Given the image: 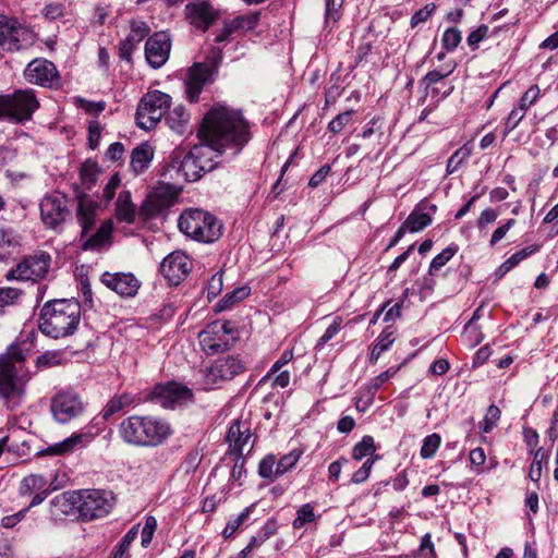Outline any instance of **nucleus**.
Returning a JSON list of instances; mask_svg holds the SVG:
<instances>
[{"label": "nucleus", "instance_id": "1", "mask_svg": "<svg viewBox=\"0 0 558 558\" xmlns=\"http://www.w3.org/2000/svg\"><path fill=\"white\" fill-rule=\"evenodd\" d=\"M199 144L192 147L193 157L204 167V174L217 168L222 153L231 148L239 154L251 140L250 124L242 111L216 102L204 114L197 129Z\"/></svg>", "mask_w": 558, "mask_h": 558}, {"label": "nucleus", "instance_id": "2", "mask_svg": "<svg viewBox=\"0 0 558 558\" xmlns=\"http://www.w3.org/2000/svg\"><path fill=\"white\" fill-rule=\"evenodd\" d=\"M32 345L28 340L16 341L0 354V400L9 411L19 409L24 402L25 387L31 379L24 363Z\"/></svg>", "mask_w": 558, "mask_h": 558}, {"label": "nucleus", "instance_id": "3", "mask_svg": "<svg viewBox=\"0 0 558 558\" xmlns=\"http://www.w3.org/2000/svg\"><path fill=\"white\" fill-rule=\"evenodd\" d=\"M119 436L135 447H158L173 434L170 423L155 415H131L119 425Z\"/></svg>", "mask_w": 558, "mask_h": 558}, {"label": "nucleus", "instance_id": "4", "mask_svg": "<svg viewBox=\"0 0 558 558\" xmlns=\"http://www.w3.org/2000/svg\"><path fill=\"white\" fill-rule=\"evenodd\" d=\"M81 320V306L71 300H51L44 304L38 319L39 330L53 338L73 335Z\"/></svg>", "mask_w": 558, "mask_h": 558}, {"label": "nucleus", "instance_id": "5", "mask_svg": "<svg viewBox=\"0 0 558 558\" xmlns=\"http://www.w3.org/2000/svg\"><path fill=\"white\" fill-rule=\"evenodd\" d=\"M178 227L182 233L191 239L213 243L222 235V223L208 211L193 208L181 214Z\"/></svg>", "mask_w": 558, "mask_h": 558}, {"label": "nucleus", "instance_id": "6", "mask_svg": "<svg viewBox=\"0 0 558 558\" xmlns=\"http://www.w3.org/2000/svg\"><path fill=\"white\" fill-rule=\"evenodd\" d=\"M39 108L36 93L32 88L15 89L0 95V121L23 124L29 121Z\"/></svg>", "mask_w": 558, "mask_h": 558}, {"label": "nucleus", "instance_id": "7", "mask_svg": "<svg viewBox=\"0 0 558 558\" xmlns=\"http://www.w3.org/2000/svg\"><path fill=\"white\" fill-rule=\"evenodd\" d=\"M171 106V97L160 90H153L142 97L136 109L135 121L140 129H154Z\"/></svg>", "mask_w": 558, "mask_h": 558}, {"label": "nucleus", "instance_id": "8", "mask_svg": "<svg viewBox=\"0 0 558 558\" xmlns=\"http://www.w3.org/2000/svg\"><path fill=\"white\" fill-rule=\"evenodd\" d=\"M80 502L77 511L83 521H93L104 518L112 508L111 492L100 489H87L78 493Z\"/></svg>", "mask_w": 558, "mask_h": 558}, {"label": "nucleus", "instance_id": "9", "mask_svg": "<svg viewBox=\"0 0 558 558\" xmlns=\"http://www.w3.org/2000/svg\"><path fill=\"white\" fill-rule=\"evenodd\" d=\"M193 391L179 383L156 384L147 395V400L163 409H174L193 400Z\"/></svg>", "mask_w": 558, "mask_h": 558}, {"label": "nucleus", "instance_id": "10", "mask_svg": "<svg viewBox=\"0 0 558 558\" xmlns=\"http://www.w3.org/2000/svg\"><path fill=\"white\" fill-rule=\"evenodd\" d=\"M68 203V197L58 192L48 194L40 201V219L46 228L57 231L71 217Z\"/></svg>", "mask_w": 558, "mask_h": 558}, {"label": "nucleus", "instance_id": "11", "mask_svg": "<svg viewBox=\"0 0 558 558\" xmlns=\"http://www.w3.org/2000/svg\"><path fill=\"white\" fill-rule=\"evenodd\" d=\"M24 78L34 85L45 88H59L61 75L53 62L45 58H35L24 69Z\"/></svg>", "mask_w": 558, "mask_h": 558}, {"label": "nucleus", "instance_id": "12", "mask_svg": "<svg viewBox=\"0 0 558 558\" xmlns=\"http://www.w3.org/2000/svg\"><path fill=\"white\" fill-rule=\"evenodd\" d=\"M245 369L244 362L238 355L218 357L205 374L206 389L219 387L221 383L233 379Z\"/></svg>", "mask_w": 558, "mask_h": 558}, {"label": "nucleus", "instance_id": "13", "mask_svg": "<svg viewBox=\"0 0 558 558\" xmlns=\"http://www.w3.org/2000/svg\"><path fill=\"white\" fill-rule=\"evenodd\" d=\"M183 14L193 28L206 33L220 19L221 11L209 0H194L185 4Z\"/></svg>", "mask_w": 558, "mask_h": 558}, {"label": "nucleus", "instance_id": "14", "mask_svg": "<svg viewBox=\"0 0 558 558\" xmlns=\"http://www.w3.org/2000/svg\"><path fill=\"white\" fill-rule=\"evenodd\" d=\"M50 411L58 423L66 424L84 412V403L77 392L62 390L52 397Z\"/></svg>", "mask_w": 558, "mask_h": 558}, {"label": "nucleus", "instance_id": "15", "mask_svg": "<svg viewBox=\"0 0 558 558\" xmlns=\"http://www.w3.org/2000/svg\"><path fill=\"white\" fill-rule=\"evenodd\" d=\"M192 268L191 258L182 251H174L162 259L159 271L170 286H179Z\"/></svg>", "mask_w": 558, "mask_h": 558}, {"label": "nucleus", "instance_id": "16", "mask_svg": "<svg viewBox=\"0 0 558 558\" xmlns=\"http://www.w3.org/2000/svg\"><path fill=\"white\" fill-rule=\"evenodd\" d=\"M168 172L174 171L186 182L198 181L204 175V167L198 166L197 160L193 157V149L187 153L182 149L174 150L170 156V161L166 166Z\"/></svg>", "mask_w": 558, "mask_h": 558}, {"label": "nucleus", "instance_id": "17", "mask_svg": "<svg viewBox=\"0 0 558 558\" xmlns=\"http://www.w3.org/2000/svg\"><path fill=\"white\" fill-rule=\"evenodd\" d=\"M171 50L170 36L165 32H157L148 37L145 44V58L153 69L161 68L169 59Z\"/></svg>", "mask_w": 558, "mask_h": 558}, {"label": "nucleus", "instance_id": "18", "mask_svg": "<svg viewBox=\"0 0 558 558\" xmlns=\"http://www.w3.org/2000/svg\"><path fill=\"white\" fill-rule=\"evenodd\" d=\"M100 281L121 298H134L141 288V281L132 272L106 271L101 275Z\"/></svg>", "mask_w": 558, "mask_h": 558}, {"label": "nucleus", "instance_id": "19", "mask_svg": "<svg viewBox=\"0 0 558 558\" xmlns=\"http://www.w3.org/2000/svg\"><path fill=\"white\" fill-rule=\"evenodd\" d=\"M51 257L48 253L41 252L38 255L24 257L15 267L17 280L41 279L48 272Z\"/></svg>", "mask_w": 558, "mask_h": 558}, {"label": "nucleus", "instance_id": "20", "mask_svg": "<svg viewBox=\"0 0 558 558\" xmlns=\"http://www.w3.org/2000/svg\"><path fill=\"white\" fill-rule=\"evenodd\" d=\"M259 19L260 14L258 12H252L248 14L235 16L232 20H226L223 22V27L215 37V43H227L230 40L233 34L240 31L254 29L257 26Z\"/></svg>", "mask_w": 558, "mask_h": 558}, {"label": "nucleus", "instance_id": "21", "mask_svg": "<svg viewBox=\"0 0 558 558\" xmlns=\"http://www.w3.org/2000/svg\"><path fill=\"white\" fill-rule=\"evenodd\" d=\"M213 75L203 63H195L186 73L185 94L190 102H196L204 86L211 82Z\"/></svg>", "mask_w": 558, "mask_h": 558}, {"label": "nucleus", "instance_id": "22", "mask_svg": "<svg viewBox=\"0 0 558 558\" xmlns=\"http://www.w3.org/2000/svg\"><path fill=\"white\" fill-rule=\"evenodd\" d=\"M252 436L248 424L239 420L231 423L226 439L229 442L230 453L238 458V461L242 460L244 447L252 439Z\"/></svg>", "mask_w": 558, "mask_h": 558}, {"label": "nucleus", "instance_id": "23", "mask_svg": "<svg viewBox=\"0 0 558 558\" xmlns=\"http://www.w3.org/2000/svg\"><path fill=\"white\" fill-rule=\"evenodd\" d=\"M437 211V205L427 202H420L407 217L403 226L409 232H418L428 227L433 221V215Z\"/></svg>", "mask_w": 558, "mask_h": 558}, {"label": "nucleus", "instance_id": "24", "mask_svg": "<svg viewBox=\"0 0 558 558\" xmlns=\"http://www.w3.org/2000/svg\"><path fill=\"white\" fill-rule=\"evenodd\" d=\"M77 209L76 218L82 228L81 240L87 235V233L94 228L96 223V215L98 205L95 201L90 199L85 193L76 195Z\"/></svg>", "mask_w": 558, "mask_h": 558}, {"label": "nucleus", "instance_id": "25", "mask_svg": "<svg viewBox=\"0 0 558 558\" xmlns=\"http://www.w3.org/2000/svg\"><path fill=\"white\" fill-rule=\"evenodd\" d=\"M23 28L15 20L0 14V46L8 51H19L21 49L20 33Z\"/></svg>", "mask_w": 558, "mask_h": 558}, {"label": "nucleus", "instance_id": "26", "mask_svg": "<svg viewBox=\"0 0 558 558\" xmlns=\"http://www.w3.org/2000/svg\"><path fill=\"white\" fill-rule=\"evenodd\" d=\"M93 435L89 433L73 434L60 442L50 445L41 449L37 456H64L72 452L77 446H85L90 442Z\"/></svg>", "mask_w": 558, "mask_h": 558}, {"label": "nucleus", "instance_id": "27", "mask_svg": "<svg viewBox=\"0 0 558 558\" xmlns=\"http://www.w3.org/2000/svg\"><path fill=\"white\" fill-rule=\"evenodd\" d=\"M219 333L209 327L199 332V343L207 355L222 353L232 348L233 344L230 338H222Z\"/></svg>", "mask_w": 558, "mask_h": 558}, {"label": "nucleus", "instance_id": "28", "mask_svg": "<svg viewBox=\"0 0 558 558\" xmlns=\"http://www.w3.org/2000/svg\"><path fill=\"white\" fill-rule=\"evenodd\" d=\"M153 158V146L148 142H143L132 150L130 166L135 173H142L149 167Z\"/></svg>", "mask_w": 558, "mask_h": 558}, {"label": "nucleus", "instance_id": "29", "mask_svg": "<svg viewBox=\"0 0 558 558\" xmlns=\"http://www.w3.org/2000/svg\"><path fill=\"white\" fill-rule=\"evenodd\" d=\"M136 404L135 396L130 392L113 396L105 405L101 414L104 420H109L112 415L133 408Z\"/></svg>", "mask_w": 558, "mask_h": 558}, {"label": "nucleus", "instance_id": "30", "mask_svg": "<svg viewBox=\"0 0 558 558\" xmlns=\"http://www.w3.org/2000/svg\"><path fill=\"white\" fill-rule=\"evenodd\" d=\"M80 502L78 493L75 492H64L58 496H56L50 501L51 511L53 514H64L69 515L76 508Z\"/></svg>", "mask_w": 558, "mask_h": 558}, {"label": "nucleus", "instance_id": "31", "mask_svg": "<svg viewBox=\"0 0 558 558\" xmlns=\"http://www.w3.org/2000/svg\"><path fill=\"white\" fill-rule=\"evenodd\" d=\"M112 230L113 223L111 220L102 222L94 234L89 235L85 241L82 242L81 248L83 251H95L100 248L106 242L110 240Z\"/></svg>", "mask_w": 558, "mask_h": 558}, {"label": "nucleus", "instance_id": "32", "mask_svg": "<svg viewBox=\"0 0 558 558\" xmlns=\"http://www.w3.org/2000/svg\"><path fill=\"white\" fill-rule=\"evenodd\" d=\"M539 250L538 244H532L522 250L513 253L509 258H507L495 271V277L497 280L501 279L507 272H509L512 268H514L520 262L536 253Z\"/></svg>", "mask_w": 558, "mask_h": 558}, {"label": "nucleus", "instance_id": "33", "mask_svg": "<svg viewBox=\"0 0 558 558\" xmlns=\"http://www.w3.org/2000/svg\"><path fill=\"white\" fill-rule=\"evenodd\" d=\"M136 207L132 203L130 191H122L116 204V216L121 222L133 223L135 221Z\"/></svg>", "mask_w": 558, "mask_h": 558}, {"label": "nucleus", "instance_id": "34", "mask_svg": "<svg viewBox=\"0 0 558 558\" xmlns=\"http://www.w3.org/2000/svg\"><path fill=\"white\" fill-rule=\"evenodd\" d=\"M396 329L392 326H387L377 337L375 344L373 345L369 354V362L375 363L383 352L387 351L390 345L395 342Z\"/></svg>", "mask_w": 558, "mask_h": 558}, {"label": "nucleus", "instance_id": "35", "mask_svg": "<svg viewBox=\"0 0 558 558\" xmlns=\"http://www.w3.org/2000/svg\"><path fill=\"white\" fill-rule=\"evenodd\" d=\"M101 169L98 162L92 158L86 159L80 169V179L86 190H90L97 182Z\"/></svg>", "mask_w": 558, "mask_h": 558}, {"label": "nucleus", "instance_id": "36", "mask_svg": "<svg viewBox=\"0 0 558 558\" xmlns=\"http://www.w3.org/2000/svg\"><path fill=\"white\" fill-rule=\"evenodd\" d=\"M456 69V63L445 64L439 70H433L428 72L421 81V86L425 89V95H429V89L435 87L436 84L442 82L448 77Z\"/></svg>", "mask_w": 558, "mask_h": 558}, {"label": "nucleus", "instance_id": "37", "mask_svg": "<svg viewBox=\"0 0 558 558\" xmlns=\"http://www.w3.org/2000/svg\"><path fill=\"white\" fill-rule=\"evenodd\" d=\"M250 293L251 288L247 286L235 288L233 291L225 294L223 298L216 303L215 312L220 313L230 308L233 304L246 299Z\"/></svg>", "mask_w": 558, "mask_h": 558}, {"label": "nucleus", "instance_id": "38", "mask_svg": "<svg viewBox=\"0 0 558 558\" xmlns=\"http://www.w3.org/2000/svg\"><path fill=\"white\" fill-rule=\"evenodd\" d=\"M190 114L183 106H177L166 117V123L169 128L179 134L184 132L185 125L189 122Z\"/></svg>", "mask_w": 558, "mask_h": 558}, {"label": "nucleus", "instance_id": "39", "mask_svg": "<svg viewBox=\"0 0 558 558\" xmlns=\"http://www.w3.org/2000/svg\"><path fill=\"white\" fill-rule=\"evenodd\" d=\"M140 524L133 525L112 551L111 558H131L129 548L138 534Z\"/></svg>", "mask_w": 558, "mask_h": 558}, {"label": "nucleus", "instance_id": "40", "mask_svg": "<svg viewBox=\"0 0 558 558\" xmlns=\"http://www.w3.org/2000/svg\"><path fill=\"white\" fill-rule=\"evenodd\" d=\"M459 246L454 243L448 245L439 254H437L430 262L428 274L433 276L442 266H445L458 252Z\"/></svg>", "mask_w": 558, "mask_h": 558}, {"label": "nucleus", "instance_id": "41", "mask_svg": "<svg viewBox=\"0 0 558 558\" xmlns=\"http://www.w3.org/2000/svg\"><path fill=\"white\" fill-rule=\"evenodd\" d=\"M258 475L262 478L269 480L270 482H275L278 476H281V474H277V461L275 454L269 453L260 460L258 464Z\"/></svg>", "mask_w": 558, "mask_h": 558}, {"label": "nucleus", "instance_id": "42", "mask_svg": "<svg viewBox=\"0 0 558 558\" xmlns=\"http://www.w3.org/2000/svg\"><path fill=\"white\" fill-rule=\"evenodd\" d=\"M47 486V478L40 474L25 476L21 483V494H31L34 490H44Z\"/></svg>", "mask_w": 558, "mask_h": 558}, {"label": "nucleus", "instance_id": "43", "mask_svg": "<svg viewBox=\"0 0 558 558\" xmlns=\"http://www.w3.org/2000/svg\"><path fill=\"white\" fill-rule=\"evenodd\" d=\"M374 438L369 435L362 437L361 441L354 445L352 450V457L354 460H362L367 456H372L375 452Z\"/></svg>", "mask_w": 558, "mask_h": 558}, {"label": "nucleus", "instance_id": "44", "mask_svg": "<svg viewBox=\"0 0 558 558\" xmlns=\"http://www.w3.org/2000/svg\"><path fill=\"white\" fill-rule=\"evenodd\" d=\"M462 40V33L457 27L447 28L441 37L442 49L447 52L454 51Z\"/></svg>", "mask_w": 558, "mask_h": 558}, {"label": "nucleus", "instance_id": "45", "mask_svg": "<svg viewBox=\"0 0 558 558\" xmlns=\"http://www.w3.org/2000/svg\"><path fill=\"white\" fill-rule=\"evenodd\" d=\"M150 28L147 25V23L143 21H132L131 32L125 39H128L130 43L134 44L137 47L141 44V41H143V39L148 36Z\"/></svg>", "mask_w": 558, "mask_h": 558}, {"label": "nucleus", "instance_id": "46", "mask_svg": "<svg viewBox=\"0 0 558 558\" xmlns=\"http://www.w3.org/2000/svg\"><path fill=\"white\" fill-rule=\"evenodd\" d=\"M441 444V437L433 433L428 436H426L423 439V445L421 447L420 454L423 459H430L435 456L436 451L438 450L439 446Z\"/></svg>", "mask_w": 558, "mask_h": 558}, {"label": "nucleus", "instance_id": "47", "mask_svg": "<svg viewBox=\"0 0 558 558\" xmlns=\"http://www.w3.org/2000/svg\"><path fill=\"white\" fill-rule=\"evenodd\" d=\"M302 453L303 452L301 450L293 449L289 453L283 454L277 462V474L283 475L284 473L293 469L298 461L300 460Z\"/></svg>", "mask_w": 558, "mask_h": 558}, {"label": "nucleus", "instance_id": "48", "mask_svg": "<svg viewBox=\"0 0 558 558\" xmlns=\"http://www.w3.org/2000/svg\"><path fill=\"white\" fill-rule=\"evenodd\" d=\"M207 327H209L211 330L220 332L219 335L222 336V338H230L232 344H234V342L238 340V329L232 325L230 320H216L207 325Z\"/></svg>", "mask_w": 558, "mask_h": 558}, {"label": "nucleus", "instance_id": "49", "mask_svg": "<svg viewBox=\"0 0 558 558\" xmlns=\"http://www.w3.org/2000/svg\"><path fill=\"white\" fill-rule=\"evenodd\" d=\"M315 519H316V517L314 513L313 506L311 504H304L299 508V510L296 512V518L293 520L292 525L294 529H301L306 523L314 522Z\"/></svg>", "mask_w": 558, "mask_h": 558}, {"label": "nucleus", "instance_id": "50", "mask_svg": "<svg viewBox=\"0 0 558 558\" xmlns=\"http://www.w3.org/2000/svg\"><path fill=\"white\" fill-rule=\"evenodd\" d=\"M62 352L61 351H46L36 359L37 368H49L61 364Z\"/></svg>", "mask_w": 558, "mask_h": 558}, {"label": "nucleus", "instance_id": "51", "mask_svg": "<svg viewBox=\"0 0 558 558\" xmlns=\"http://www.w3.org/2000/svg\"><path fill=\"white\" fill-rule=\"evenodd\" d=\"M343 0H326L325 8V23L326 26L329 25L330 22L336 23L341 17V8Z\"/></svg>", "mask_w": 558, "mask_h": 558}, {"label": "nucleus", "instance_id": "52", "mask_svg": "<svg viewBox=\"0 0 558 558\" xmlns=\"http://www.w3.org/2000/svg\"><path fill=\"white\" fill-rule=\"evenodd\" d=\"M469 156L470 150L465 147H461L460 149L454 151L447 161V173H454Z\"/></svg>", "mask_w": 558, "mask_h": 558}, {"label": "nucleus", "instance_id": "53", "mask_svg": "<svg viewBox=\"0 0 558 558\" xmlns=\"http://www.w3.org/2000/svg\"><path fill=\"white\" fill-rule=\"evenodd\" d=\"M541 95V89L537 85H532L520 98L518 102V109L520 111H523L524 113L526 110L537 100V98Z\"/></svg>", "mask_w": 558, "mask_h": 558}, {"label": "nucleus", "instance_id": "54", "mask_svg": "<svg viewBox=\"0 0 558 558\" xmlns=\"http://www.w3.org/2000/svg\"><path fill=\"white\" fill-rule=\"evenodd\" d=\"M437 5L434 2H430L414 12L410 20L411 27L415 28L418 24L426 22L435 13Z\"/></svg>", "mask_w": 558, "mask_h": 558}, {"label": "nucleus", "instance_id": "55", "mask_svg": "<svg viewBox=\"0 0 558 558\" xmlns=\"http://www.w3.org/2000/svg\"><path fill=\"white\" fill-rule=\"evenodd\" d=\"M354 110H347L337 114L328 124V130L335 134L340 133L343 128L351 121Z\"/></svg>", "mask_w": 558, "mask_h": 558}, {"label": "nucleus", "instance_id": "56", "mask_svg": "<svg viewBox=\"0 0 558 558\" xmlns=\"http://www.w3.org/2000/svg\"><path fill=\"white\" fill-rule=\"evenodd\" d=\"M20 244V236L10 227L0 226V248L14 247Z\"/></svg>", "mask_w": 558, "mask_h": 558}, {"label": "nucleus", "instance_id": "57", "mask_svg": "<svg viewBox=\"0 0 558 558\" xmlns=\"http://www.w3.org/2000/svg\"><path fill=\"white\" fill-rule=\"evenodd\" d=\"M222 49L219 47H213L205 62H202L211 75L217 73L218 68L222 61Z\"/></svg>", "mask_w": 558, "mask_h": 558}, {"label": "nucleus", "instance_id": "58", "mask_svg": "<svg viewBox=\"0 0 558 558\" xmlns=\"http://www.w3.org/2000/svg\"><path fill=\"white\" fill-rule=\"evenodd\" d=\"M223 281H222V271H218L214 274L207 282L206 292L207 299L211 301L215 299L222 290Z\"/></svg>", "mask_w": 558, "mask_h": 558}, {"label": "nucleus", "instance_id": "59", "mask_svg": "<svg viewBox=\"0 0 558 558\" xmlns=\"http://www.w3.org/2000/svg\"><path fill=\"white\" fill-rule=\"evenodd\" d=\"M21 294L22 291L16 288H0V313L2 312L3 307L14 304Z\"/></svg>", "mask_w": 558, "mask_h": 558}, {"label": "nucleus", "instance_id": "60", "mask_svg": "<svg viewBox=\"0 0 558 558\" xmlns=\"http://www.w3.org/2000/svg\"><path fill=\"white\" fill-rule=\"evenodd\" d=\"M378 456H375V458H368L363 465L354 472L351 478L352 484H361L365 482L371 474L372 468L374 465V462L376 459H378Z\"/></svg>", "mask_w": 558, "mask_h": 558}, {"label": "nucleus", "instance_id": "61", "mask_svg": "<svg viewBox=\"0 0 558 558\" xmlns=\"http://www.w3.org/2000/svg\"><path fill=\"white\" fill-rule=\"evenodd\" d=\"M157 529V520L153 515L146 517L144 527L142 530V541L141 544L143 547H147L153 539L154 533Z\"/></svg>", "mask_w": 558, "mask_h": 558}, {"label": "nucleus", "instance_id": "62", "mask_svg": "<svg viewBox=\"0 0 558 558\" xmlns=\"http://www.w3.org/2000/svg\"><path fill=\"white\" fill-rule=\"evenodd\" d=\"M418 556L421 558H436L435 547L429 533H426L421 538Z\"/></svg>", "mask_w": 558, "mask_h": 558}, {"label": "nucleus", "instance_id": "63", "mask_svg": "<svg viewBox=\"0 0 558 558\" xmlns=\"http://www.w3.org/2000/svg\"><path fill=\"white\" fill-rule=\"evenodd\" d=\"M524 116L525 113L523 111H520L518 108H513L506 120L504 136H507L511 131H513L522 121Z\"/></svg>", "mask_w": 558, "mask_h": 558}, {"label": "nucleus", "instance_id": "64", "mask_svg": "<svg viewBox=\"0 0 558 558\" xmlns=\"http://www.w3.org/2000/svg\"><path fill=\"white\" fill-rule=\"evenodd\" d=\"M488 26L485 24L480 25L476 29L472 31L466 40L468 45L474 50L477 49L478 44L487 36Z\"/></svg>", "mask_w": 558, "mask_h": 558}]
</instances>
